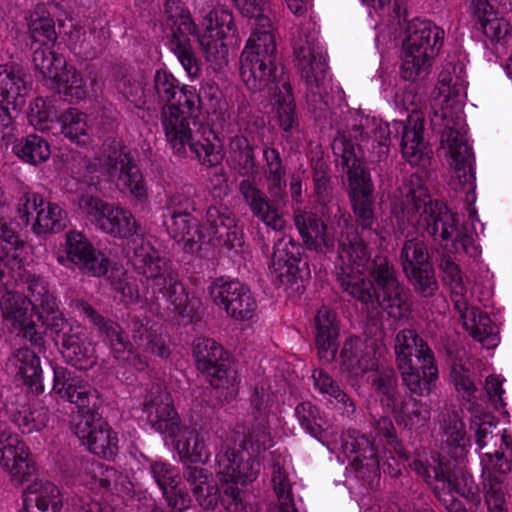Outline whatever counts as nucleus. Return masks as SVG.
I'll return each mask as SVG.
<instances>
[{
    "label": "nucleus",
    "mask_w": 512,
    "mask_h": 512,
    "mask_svg": "<svg viewBox=\"0 0 512 512\" xmlns=\"http://www.w3.org/2000/svg\"><path fill=\"white\" fill-rule=\"evenodd\" d=\"M404 189L401 202L391 208L396 220V234L404 235L412 227L427 232L435 241L439 240L449 253L464 254L474 259L481 255L474 234L460 225L456 215L443 202L432 199L417 173L410 176Z\"/></svg>",
    "instance_id": "nucleus-1"
},
{
    "label": "nucleus",
    "mask_w": 512,
    "mask_h": 512,
    "mask_svg": "<svg viewBox=\"0 0 512 512\" xmlns=\"http://www.w3.org/2000/svg\"><path fill=\"white\" fill-rule=\"evenodd\" d=\"M127 258L136 273L145 277L153 294L166 298L183 320L188 323L201 321V300L190 294L171 260L162 257L150 241L134 239L128 245Z\"/></svg>",
    "instance_id": "nucleus-2"
},
{
    "label": "nucleus",
    "mask_w": 512,
    "mask_h": 512,
    "mask_svg": "<svg viewBox=\"0 0 512 512\" xmlns=\"http://www.w3.org/2000/svg\"><path fill=\"white\" fill-rule=\"evenodd\" d=\"M369 278L349 276L342 270V289L352 298L358 300L367 309H383L390 317L404 316L405 301L403 286L400 284L397 271L387 256L377 254L366 269Z\"/></svg>",
    "instance_id": "nucleus-3"
},
{
    "label": "nucleus",
    "mask_w": 512,
    "mask_h": 512,
    "mask_svg": "<svg viewBox=\"0 0 512 512\" xmlns=\"http://www.w3.org/2000/svg\"><path fill=\"white\" fill-rule=\"evenodd\" d=\"M430 124L440 136V149L452 159L455 175L461 189L466 193V201L474 202L475 172L473 171L474 154L466 138V125L463 109L452 105L432 106Z\"/></svg>",
    "instance_id": "nucleus-4"
},
{
    "label": "nucleus",
    "mask_w": 512,
    "mask_h": 512,
    "mask_svg": "<svg viewBox=\"0 0 512 512\" xmlns=\"http://www.w3.org/2000/svg\"><path fill=\"white\" fill-rule=\"evenodd\" d=\"M395 354L403 385L413 395L429 396L436 387L438 367L427 342L414 329L400 330Z\"/></svg>",
    "instance_id": "nucleus-5"
},
{
    "label": "nucleus",
    "mask_w": 512,
    "mask_h": 512,
    "mask_svg": "<svg viewBox=\"0 0 512 512\" xmlns=\"http://www.w3.org/2000/svg\"><path fill=\"white\" fill-rule=\"evenodd\" d=\"M260 463L246 450H235L228 445L216 454V475L219 480L218 505L226 512L246 509V487L256 480Z\"/></svg>",
    "instance_id": "nucleus-6"
},
{
    "label": "nucleus",
    "mask_w": 512,
    "mask_h": 512,
    "mask_svg": "<svg viewBox=\"0 0 512 512\" xmlns=\"http://www.w3.org/2000/svg\"><path fill=\"white\" fill-rule=\"evenodd\" d=\"M240 76L252 92L284 79L275 31L252 32L240 56Z\"/></svg>",
    "instance_id": "nucleus-7"
},
{
    "label": "nucleus",
    "mask_w": 512,
    "mask_h": 512,
    "mask_svg": "<svg viewBox=\"0 0 512 512\" xmlns=\"http://www.w3.org/2000/svg\"><path fill=\"white\" fill-rule=\"evenodd\" d=\"M197 369L206 376L218 405L236 399L240 379L231 355L211 338H197L192 344Z\"/></svg>",
    "instance_id": "nucleus-8"
},
{
    "label": "nucleus",
    "mask_w": 512,
    "mask_h": 512,
    "mask_svg": "<svg viewBox=\"0 0 512 512\" xmlns=\"http://www.w3.org/2000/svg\"><path fill=\"white\" fill-rule=\"evenodd\" d=\"M405 33L401 75L405 80H415L428 72L438 55L444 30L431 21L415 18L408 22Z\"/></svg>",
    "instance_id": "nucleus-9"
},
{
    "label": "nucleus",
    "mask_w": 512,
    "mask_h": 512,
    "mask_svg": "<svg viewBox=\"0 0 512 512\" xmlns=\"http://www.w3.org/2000/svg\"><path fill=\"white\" fill-rule=\"evenodd\" d=\"M313 42L300 39L294 45L296 65L305 82L308 109L316 120L325 118L330 110L332 97L325 83L328 65L325 57Z\"/></svg>",
    "instance_id": "nucleus-10"
},
{
    "label": "nucleus",
    "mask_w": 512,
    "mask_h": 512,
    "mask_svg": "<svg viewBox=\"0 0 512 512\" xmlns=\"http://www.w3.org/2000/svg\"><path fill=\"white\" fill-rule=\"evenodd\" d=\"M165 26L168 47L191 78H198L202 72V61L194 50L190 36L201 35L192 19L190 11L180 0H167L164 3Z\"/></svg>",
    "instance_id": "nucleus-11"
},
{
    "label": "nucleus",
    "mask_w": 512,
    "mask_h": 512,
    "mask_svg": "<svg viewBox=\"0 0 512 512\" xmlns=\"http://www.w3.org/2000/svg\"><path fill=\"white\" fill-rule=\"evenodd\" d=\"M47 332L67 364L78 370H88L97 364L96 344L82 325L58 314L46 325Z\"/></svg>",
    "instance_id": "nucleus-12"
},
{
    "label": "nucleus",
    "mask_w": 512,
    "mask_h": 512,
    "mask_svg": "<svg viewBox=\"0 0 512 512\" xmlns=\"http://www.w3.org/2000/svg\"><path fill=\"white\" fill-rule=\"evenodd\" d=\"M199 99L194 87L184 85L175 95V99L161 107V125L173 151H184V144L190 139L191 119L199 115Z\"/></svg>",
    "instance_id": "nucleus-13"
},
{
    "label": "nucleus",
    "mask_w": 512,
    "mask_h": 512,
    "mask_svg": "<svg viewBox=\"0 0 512 512\" xmlns=\"http://www.w3.org/2000/svg\"><path fill=\"white\" fill-rule=\"evenodd\" d=\"M405 241L399 260L402 271L413 291L421 298L433 297L439 289L428 245L423 239L404 232Z\"/></svg>",
    "instance_id": "nucleus-14"
},
{
    "label": "nucleus",
    "mask_w": 512,
    "mask_h": 512,
    "mask_svg": "<svg viewBox=\"0 0 512 512\" xmlns=\"http://www.w3.org/2000/svg\"><path fill=\"white\" fill-rule=\"evenodd\" d=\"M78 205L90 222L109 236L118 239L132 238L127 245L134 239L141 238L137 235L139 225L129 210L89 194H82Z\"/></svg>",
    "instance_id": "nucleus-15"
},
{
    "label": "nucleus",
    "mask_w": 512,
    "mask_h": 512,
    "mask_svg": "<svg viewBox=\"0 0 512 512\" xmlns=\"http://www.w3.org/2000/svg\"><path fill=\"white\" fill-rule=\"evenodd\" d=\"M100 164L110 177L118 176L129 194L140 202L148 198V187L143 174L121 141L108 138L103 143Z\"/></svg>",
    "instance_id": "nucleus-16"
},
{
    "label": "nucleus",
    "mask_w": 512,
    "mask_h": 512,
    "mask_svg": "<svg viewBox=\"0 0 512 512\" xmlns=\"http://www.w3.org/2000/svg\"><path fill=\"white\" fill-rule=\"evenodd\" d=\"M3 321L13 330L22 332L32 345L45 351L46 324L37 321L39 310L32 305L29 297L17 291H5L0 298Z\"/></svg>",
    "instance_id": "nucleus-17"
},
{
    "label": "nucleus",
    "mask_w": 512,
    "mask_h": 512,
    "mask_svg": "<svg viewBox=\"0 0 512 512\" xmlns=\"http://www.w3.org/2000/svg\"><path fill=\"white\" fill-rule=\"evenodd\" d=\"M271 273L296 292H303L305 282L310 278L308 260L303 246L291 237H281L273 246L270 264Z\"/></svg>",
    "instance_id": "nucleus-18"
},
{
    "label": "nucleus",
    "mask_w": 512,
    "mask_h": 512,
    "mask_svg": "<svg viewBox=\"0 0 512 512\" xmlns=\"http://www.w3.org/2000/svg\"><path fill=\"white\" fill-rule=\"evenodd\" d=\"M202 25L204 32L198 35V43L209 62H221L228 54V45L238 34L231 11L218 7L208 11Z\"/></svg>",
    "instance_id": "nucleus-19"
},
{
    "label": "nucleus",
    "mask_w": 512,
    "mask_h": 512,
    "mask_svg": "<svg viewBox=\"0 0 512 512\" xmlns=\"http://www.w3.org/2000/svg\"><path fill=\"white\" fill-rule=\"evenodd\" d=\"M25 73L16 64L0 65V142L9 139L14 132L13 112L25 105L28 89Z\"/></svg>",
    "instance_id": "nucleus-20"
},
{
    "label": "nucleus",
    "mask_w": 512,
    "mask_h": 512,
    "mask_svg": "<svg viewBox=\"0 0 512 512\" xmlns=\"http://www.w3.org/2000/svg\"><path fill=\"white\" fill-rule=\"evenodd\" d=\"M209 295L214 304L237 321L253 318L257 301L249 287L238 279L218 277L210 284Z\"/></svg>",
    "instance_id": "nucleus-21"
},
{
    "label": "nucleus",
    "mask_w": 512,
    "mask_h": 512,
    "mask_svg": "<svg viewBox=\"0 0 512 512\" xmlns=\"http://www.w3.org/2000/svg\"><path fill=\"white\" fill-rule=\"evenodd\" d=\"M0 464L9 472L14 485L32 483L37 478L36 464L27 445L7 430H0Z\"/></svg>",
    "instance_id": "nucleus-22"
},
{
    "label": "nucleus",
    "mask_w": 512,
    "mask_h": 512,
    "mask_svg": "<svg viewBox=\"0 0 512 512\" xmlns=\"http://www.w3.org/2000/svg\"><path fill=\"white\" fill-rule=\"evenodd\" d=\"M74 434L87 449L100 458L110 460L118 451V438L102 416H85L74 426Z\"/></svg>",
    "instance_id": "nucleus-23"
},
{
    "label": "nucleus",
    "mask_w": 512,
    "mask_h": 512,
    "mask_svg": "<svg viewBox=\"0 0 512 512\" xmlns=\"http://www.w3.org/2000/svg\"><path fill=\"white\" fill-rule=\"evenodd\" d=\"M147 421L157 432L175 438L180 432V420L170 394L161 384L153 383L144 400Z\"/></svg>",
    "instance_id": "nucleus-24"
},
{
    "label": "nucleus",
    "mask_w": 512,
    "mask_h": 512,
    "mask_svg": "<svg viewBox=\"0 0 512 512\" xmlns=\"http://www.w3.org/2000/svg\"><path fill=\"white\" fill-rule=\"evenodd\" d=\"M65 237L67 260L74 264L82 273L101 277L108 272L110 265L109 257L96 249L83 233L69 231Z\"/></svg>",
    "instance_id": "nucleus-25"
},
{
    "label": "nucleus",
    "mask_w": 512,
    "mask_h": 512,
    "mask_svg": "<svg viewBox=\"0 0 512 512\" xmlns=\"http://www.w3.org/2000/svg\"><path fill=\"white\" fill-rule=\"evenodd\" d=\"M462 412L455 409H443L437 416L441 449L456 462H463L471 446Z\"/></svg>",
    "instance_id": "nucleus-26"
},
{
    "label": "nucleus",
    "mask_w": 512,
    "mask_h": 512,
    "mask_svg": "<svg viewBox=\"0 0 512 512\" xmlns=\"http://www.w3.org/2000/svg\"><path fill=\"white\" fill-rule=\"evenodd\" d=\"M338 259L335 265L336 279L342 287L341 272L344 270L349 276H361L370 266L373 258L364 237L357 231L348 232L342 236L338 244Z\"/></svg>",
    "instance_id": "nucleus-27"
},
{
    "label": "nucleus",
    "mask_w": 512,
    "mask_h": 512,
    "mask_svg": "<svg viewBox=\"0 0 512 512\" xmlns=\"http://www.w3.org/2000/svg\"><path fill=\"white\" fill-rule=\"evenodd\" d=\"M293 222L303 244L309 250L321 254L334 251V235L329 232L328 225L316 213L297 209L293 214Z\"/></svg>",
    "instance_id": "nucleus-28"
},
{
    "label": "nucleus",
    "mask_w": 512,
    "mask_h": 512,
    "mask_svg": "<svg viewBox=\"0 0 512 512\" xmlns=\"http://www.w3.org/2000/svg\"><path fill=\"white\" fill-rule=\"evenodd\" d=\"M401 152L412 166L426 168L430 165L432 150L423 137L424 118L418 112L409 115L406 123H401Z\"/></svg>",
    "instance_id": "nucleus-29"
},
{
    "label": "nucleus",
    "mask_w": 512,
    "mask_h": 512,
    "mask_svg": "<svg viewBox=\"0 0 512 512\" xmlns=\"http://www.w3.org/2000/svg\"><path fill=\"white\" fill-rule=\"evenodd\" d=\"M182 477L188 484L194 500L204 511H214L220 498L219 483L206 468L187 464L183 467Z\"/></svg>",
    "instance_id": "nucleus-30"
},
{
    "label": "nucleus",
    "mask_w": 512,
    "mask_h": 512,
    "mask_svg": "<svg viewBox=\"0 0 512 512\" xmlns=\"http://www.w3.org/2000/svg\"><path fill=\"white\" fill-rule=\"evenodd\" d=\"M163 224L173 239L183 243V250L187 253H198L202 243L209 238L204 232V226L192 214L163 215Z\"/></svg>",
    "instance_id": "nucleus-31"
},
{
    "label": "nucleus",
    "mask_w": 512,
    "mask_h": 512,
    "mask_svg": "<svg viewBox=\"0 0 512 512\" xmlns=\"http://www.w3.org/2000/svg\"><path fill=\"white\" fill-rule=\"evenodd\" d=\"M238 189L254 217L274 231L284 229L286 222L281 212H277L274 203L270 202V198L254 182L243 179Z\"/></svg>",
    "instance_id": "nucleus-32"
},
{
    "label": "nucleus",
    "mask_w": 512,
    "mask_h": 512,
    "mask_svg": "<svg viewBox=\"0 0 512 512\" xmlns=\"http://www.w3.org/2000/svg\"><path fill=\"white\" fill-rule=\"evenodd\" d=\"M315 345L321 362L330 364L336 359L339 348V326L336 313L328 307H321L314 318Z\"/></svg>",
    "instance_id": "nucleus-33"
},
{
    "label": "nucleus",
    "mask_w": 512,
    "mask_h": 512,
    "mask_svg": "<svg viewBox=\"0 0 512 512\" xmlns=\"http://www.w3.org/2000/svg\"><path fill=\"white\" fill-rule=\"evenodd\" d=\"M414 465L417 472L424 475L428 484L432 478L441 484L433 487V493L439 501L446 502V496L451 495L461 467L440 456L435 465L426 467L421 461H415Z\"/></svg>",
    "instance_id": "nucleus-34"
},
{
    "label": "nucleus",
    "mask_w": 512,
    "mask_h": 512,
    "mask_svg": "<svg viewBox=\"0 0 512 512\" xmlns=\"http://www.w3.org/2000/svg\"><path fill=\"white\" fill-rule=\"evenodd\" d=\"M255 145L243 135H235L228 143V162L242 177L255 178L259 174V161L255 154Z\"/></svg>",
    "instance_id": "nucleus-35"
},
{
    "label": "nucleus",
    "mask_w": 512,
    "mask_h": 512,
    "mask_svg": "<svg viewBox=\"0 0 512 512\" xmlns=\"http://www.w3.org/2000/svg\"><path fill=\"white\" fill-rule=\"evenodd\" d=\"M367 347L359 337L347 338L339 353V368L342 373L363 374L374 369L375 363Z\"/></svg>",
    "instance_id": "nucleus-36"
},
{
    "label": "nucleus",
    "mask_w": 512,
    "mask_h": 512,
    "mask_svg": "<svg viewBox=\"0 0 512 512\" xmlns=\"http://www.w3.org/2000/svg\"><path fill=\"white\" fill-rule=\"evenodd\" d=\"M478 30L491 41L499 42L509 31V23L498 17L488 0H468Z\"/></svg>",
    "instance_id": "nucleus-37"
},
{
    "label": "nucleus",
    "mask_w": 512,
    "mask_h": 512,
    "mask_svg": "<svg viewBox=\"0 0 512 512\" xmlns=\"http://www.w3.org/2000/svg\"><path fill=\"white\" fill-rule=\"evenodd\" d=\"M27 289L30 294L29 300L39 310L38 322L48 325L58 314H63L59 310L56 297L49 291L48 283L42 277L28 275Z\"/></svg>",
    "instance_id": "nucleus-38"
},
{
    "label": "nucleus",
    "mask_w": 512,
    "mask_h": 512,
    "mask_svg": "<svg viewBox=\"0 0 512 512\" xmlns=\"http://www.w3.org/2000/svg\"><path fill=\"white\" fill-rule=\"evenodd\" d=\"M199 112L204 111L210 116L213 130L224 132L229 126V115L225 109L226 102L219 87L212 84L202 85L199 92Z\"/></svg>",
    "instance_id": "nucleus-39"
},
{
    "label": "nucleus",
    "mask_w": 512,
    "mask_h": 512,
    "mask_svg": "<svg viewBox=\"0 0 512 512\" xmlns=\"http://www.w3.org/2000/svg\"><path fill=\"white\" fill-rule=\"evenodd\" d=\"M25 19L33 43H39V46L55 44L58 38L55 22L46 7L36 5L33 10L27 12Z\"/></svg>",
    "instance_id": "nucleus-40"
},
{
    "label": "nucleus",
    "mask_w": 512,
    "mask_h": 512,
    "mask_svg": "<svg viewBox=\"0 0 512 512\" xmlns=\"http://www.w3.org/2000/svg\"><path fill=\"white\" fill-rule=\"evenodd\" d=\"M314 386L320 393L329 395L335 407L342 411L343 415L351 416L356 411L354 400L340 387L338 382L323 369H314L312 372Z\"/></svg>",
    "instance_id": "nucleus-41"
},
{
    "label": "nucleus",
    "mask_w": 512,
    "mask_h": 512,
    "mask_svg": "<svg viewBox=\"0 0 512 512\" xmlns=\"http://www.w3.org/2000/svg\"><path fill=\"white\" fill-rule=\"evenodd\" d=\"M310 168L316 202L319 205L330 203L334 199V187L330 165L323 152H316L312 156Z\"/></svg>",
    "instance_id": "nucleus-42"
},
{
    "label": "nucleus",
    "mask_w": 512,
    "mask_h": 512,
    "mask_svg": "<svg viewBox=\"0 0 512 512\" xmlns=\"http://www.w3.org/2000/svg\"><path fill=\"white\" fill-rule=\"evenodd\" d=\"M15 366L23 383L34 393L40 394L44 391L41 381L42 369L40 358L30 348H19L14 353Z\"/></svg>",
    "instance_id": "nucleus-43"
},
{
    "label": "nucleus",
    "mask_w": 512,
    "mask_h": 512,
    "mask_svg": "<svg viewBox=\"0 0 512 512\" xmlns=\"http://www.w3.org/2000/svg\"><path fill=\"white\" fill-rule=\"evenodd\" d=\"M174 448L179 455L183 467L187 464H204L208 458V452L203 436L195 429H186L181 437L174 442Z\"/></svg>",
    "instance_id": "nucleus-44"
},
{
    "label": "nucleus",
    "mask_w": 512,
    "mask_h": 512,
    "mask_svg": "<svg viewBox=\"0 0 512 512\" xmlns=\"http://www.w3.org/2000/svg\"><path fill=\"white\" fill-rule=\"evenodd\" d=\"M60 132L80 146H86L89 142L87 133V115L78 108L69 107L57 117Z\"/></svg>",
    "instance_id": "nucleus-45"
},
{
    "label": "nucleus",
    "mask_w": 512,
    "mask_h": 512,
    "mask_svg": "<svg viewBox=\"0 0 512 512\" xmlns=\"http://www.w3.org/2000/svg\"><path fill=\"white\" fill-rule=\"evenodd\" d=\"M53 47L54 45L38 46L32 53V64L36 77L49 79L52 82L59 76L58 74L67 63L63 55L56 53Z\"/></svg>",
    "instance_id": "nucleus-46"
},
{
    "label": "nucleus",
    "mask_w": 512,
    "mask_h": 512,
    "mask_svg": "<svg viewBox=\"0 0 512 512\" xmlns=\"http://www.w3.org/2000/svg\"><path fill=\"white\" fill-rule=\"evenodd\" d=\"M13 152L25 163L35 166L46 162L51 156L49 142L37 134H29L17 140Z\"/></svg>",
    "instance_id": "nucleus-47"
},
{
    "label": "nucleus",
    "mask_w": 512,
    "mask_h": 512,
    "mask_svg": "<svg viewBox=\"0 0 512 512\" xmlns=\"http://www.w3.org/2000/svg\"><path fill=\"white\" fill-rule=\"evenodd\" d=\"M31 225L37 235L60 233L67 227V213L58 204L45 203L37 211Z\"/></svg>",
    "instance_id": "nucleus-48"
},
{
    "label": "nucleus",
    "mask_w": 512,
    "mask_h": 512,
    "mask_svg": "<svg viewBox=\"0 0 512 512\" xmlns=\"http://www.w3.org/2000/svg\"><path fill=\"white\" fill-rule=\"evenodd\" d=\"M275 97L278 125L284 132L290 133L299 126L291 85L287 81H283L281 88L275 93Z\"/></svg>",
    "instance_id": "nucleus-49"
},
{
    "label": "nucleus",
    "mask_w": 512,
    "mask_h": 512,
    "mask_svg": "<svg viewBox=\"0 0 512 512\" xmlns=\"http://www.w3.org/2000/svg\"><path fill=\"white\" fill-rule=\"evenodd\" d=\"M50 418L49 410L41 403L23 406L11 415V421L23 432L30 434L41 431L47 426Z\"/></svg>",
    "instance_id": "nucleus-50"
},
{
    "label": "nucleus",
    "mask_w": 512,
    "mask_h": 512,
    "mask_svg": "<svg viewBox=\"0 0 512 512\" xmlns=\"http://www.w3.org/2000/svg\"><path fill=\"white\" fill-rule=\"evenodd\" d=\"M350 204L357 228H360L362 233H373L378 238L380 244L386 242V230L379 225L375 217V199L350 201Z\"/></svg>",
    "instance_id": "nucleus-51"
},
{
    "label": "nucleus",
    "mask_w": 512,
    "mask_h": 512,
    "mask_svg": "<svg viewBox=\"0 0 512 512\" xmlns=\"http://www.w3.org/2000/svg\"><path fill=\"white\" fill-rule=\"evenodd\" d=\"M239 12L247 18L255 19L252 32L275 31L272 22V10L268 0H233Z\"/></svg>",
    "instance_id": "nucleus-52"
},
{
    "label": "nucleus",
    "mask_w": 512,
    "mask_h": 512,
    "mask_svg": "<svg viewBox=\"0 0 512 512\" xmlns=\"http://www.w3.org/2000/svg\"><path fill=\"white\" fill-rule=\"evenodd\" d=\"M237 223L234 212L223 204L210 205L206 210L204 232L209 235L206 242H210L213 237L235 227Z\"/></svg>",
    "instance_id": "nucleus-53"
},
{
    "label": "nucleus",
    "mask_w": 512,
    "mask_h": 512,
    "mask_svg": "<svg viewBox=\"0 0 512 512\" xmlns=\"http://www.w3.org/2000/svg\"><path fill=\"white\" fill-rule=\"evenodd\" d=\"M54 80L58 93L70 102L84 99L86 95V84L80 72L72 65L66 63Z\"/></svg>",
    "instance_id": "nucleus-54"
},
{
    "label": "nucleus",
    "mask_w": 512,
    "mask_h": 512,
    "mask_svg": "<svg viewBox=\"0 0 512 512\" xmlns=\"http://www.w3.org/2000/svg\"><path fill=\"white\" fill-rule=\"evenodd\" d=\"M271 481L277 495L278 503L270 505L268 512H298L295 507L288 476L278 463L272 466Z\"/></svg>",
    "instance_id": "nucleus-55"
},
{
    "label": "nucleus",
    "mask_w": 512,
    "mask_h": 512,
    "mask_svg": "<svg viewBox=\"0 0 512 512\" xmlns=\"http://www.w3.org/2000/svg\"><path fill=\"white\" fill-rule=\"evenodd\" d=\"M347 185L345 187L349 201L374 198V184L367 166L356 170H346Z\"/></svg>",
    "instance_id": "nucleus-56"
},
{
    "label": "nucleus",
    "mask_w": 512,
    "mask_h": 512,
    "mask_svg": "<svg viewBox=\"0 0 512 512\" xmlns=\"http://www.w3.org/2000/svg\"><path fill=\"white\" fill-rule=\"evenodd\" d=\"M371 386L378 396L395 404L399 396L398 375L393 368L381 367L370 376Z\"/></svg>",
    "instance_id": "nucleus-57"
},
{
    "label": "nucleus",
    "mask_w": 512,
    "mask_h": 512,
    "mask_svg": "<svg viewBox=\"0 0 512 512\" xmlns=\"http://www.w3.org/2000/svg\"><path fill=\"white\" fill-rule=\"evenodd\" d=\"M295 416L303 429L311 436L321 440L325 420L320 409L310 401H303L295 407Z\"/></svg>",
    "instance_id": "nucleus-58"
},
{
    "label": "nucleus",
    "mask_w": 512,
    "mask_h": 512,
    "mask_svg": "<svg viewBox=\"0 0 512 512\" xmlns=\"http://www.w3.org/2000/svg\"><path fill=\"white\" fill-rule=\"evenodd\" d=\"M180 88L178 80L171 73L159 69L153 77V94L149 101L156 102L162 107L175 99Z\"/></svg>",
    "instance_id": "nucleus-59"
},
{
    "label": "nucleus",
    "mask_w": 512,
    "mask_h": 512,
    "mask_svg": "<svg viewBox=\"0 0 512 512\" xmlns=\"http://www.w3.org/2000/svg\"><path fill=\"white\" fill-rule=\"evenodd\" d=\"M53 376L52 392L66 401L73 399V395L76 394L78 388L84 385L75 372L64 366H54Z\"/></svg>",
    "instance_id": "nucleus-60"
},
{
    "label": "nucleus",
    "mask_w": 512,
    "mask_h": 512,
    "mask_svg": "<svg viewBox=\"0 0 512 512\" xmlns=\"http://www.w3.org/2000/svg\"><path fill=\"white\" fill-rule=\"evenodd\" d=\"M264 422V419L256 421V424L248 429L247 434L244 435L243 439L240 441L239 448L234 449L246 450L257 460V454L261 451H265L271 445L270 432Z\"/></svg>",
    "instance_id": "nucleus-61"
},
{
    "label": "nucleus",
    "mask_w": 512,
    "mask_h": 512,
    "mask_svg": "<svg viewBox=\"0 0 512 512\" xmlns=\"http://www.w3.org/2000/svg\"><path fill=\"white\" fill-rule=\"evenodd\" d=\"M187 145H189L190 151L195 154L199 162L207 167L219 165L224 158L221 146L211 143L208 139H204L203 142L194 141L192 133L190 134V139L184 144V151H174V153L179 156L185 155Z\"/></svg>",
    "instance_id": "nucleus-62"
},
{
    "label": "nucleus",
    "mask_w": 512,
    "mask_h": 512,
    "mask_svg": "<svg viewBox=\"0 0 512 512\" xmlns=\"http://www.w3.org/2000/svg\"><path fill=\"white\" fill-rule=\"evenodd\" d=\"M343 449L346 454L355 455L352 462L362 461L372 456H377V449L373 442L360 431H349L343 439Z\"/></svg>",
    "instance_id": "nucleus-63"
},
{
    "label": "nucleus",
    "mask_w": 512,
    "mask_h": 512,
    "mask_svg": "<svg viewBox=\"0 0 512 512\" xmlns=\"http://www.w3.org/2000/svg\"><path fill=\"white\" fill-rule=\"evenodd\" d=\"M331 146L333 154L341 159L344 172L366 166L365 162L356 155L353 141L344 133L338 132Z\"/></svg>",
    "instance_id": "nucleus-64"
}]
</instances>
